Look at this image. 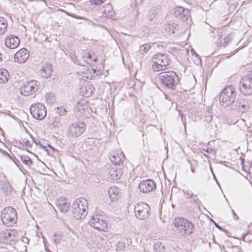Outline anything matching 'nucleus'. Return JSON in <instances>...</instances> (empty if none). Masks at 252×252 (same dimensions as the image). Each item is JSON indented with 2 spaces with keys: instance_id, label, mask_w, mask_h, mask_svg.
I'll return each mask as SVG.
<instances>
[{
  "instance_id": "obj_1",
  "label": "nucleus",
  "mask_w": 252,
  "mask_h": 252,
  "mask_svg": "<svg viewBox=\"0 0 252 252\" xmlns=\"http://www.w3.org/2000/svg\"><path fill=\"white\" fill-rule=\"evenodd\" d=\"M72 215L76 220L84 219L88 213V203L84 198L76 199L72 205Z\"/></svg>"
},
{
  "instance_id": "obj_2",
  "label": "nucleus",
  "mask_w": 252,
  "mask_h": 252,
  "mask_svg": "<svg viewBox=\"0 0 252 252\" xmlns=\"http://www.w3.org/2000/svg\"><path fill=\"white\" fill-rule=\"evenodd\" d=\"M158 78L166 88L174 90L179 82V78L174 71L163 72L159 74Z\"/></svg>"
},
{
  "instance_id": "obj_3",
  "label": "nucleus",
  "mask_w": 252,
  "mask_h": 252,
  "mask_svg": "<svg viewBox=\"0 0 252 252\" xmlns=\"http://www.w3.org/2000/svg\"><path fill=\"white\" fill-rule=\"evenodd\" d=\"M236 97L235 89L233 86H228L224 88L220 95V104L224 107L230 106Z\"/></svg>"
},
{
  "instance_id": "obj_4",
  "label": "nucleus",
  "mask_w": 252,
  "mask_h": 252,
  "mask_svg": "<svg viewBox=\"0 0 252 252\" xmlns=\"http://www.w3.org/2000/svg\"><path fill=\"white\" fill-rule=\"evenodd\" d=\"M174 227L181 235L190 234L193 232V224L183 218H175L173 223Z\"/></svg>"
},
{
  "instance_id": "obj_5",
  "label": "nucleus",
  "mask_w": 252,
  "mask_h": 252,
  "mask_svg": "<svg viewBox=\"0 0 252 252\" xmlns=\"http://www.w3.org/2000/svg\"><path fill=\"white\" fill-rule=\"evenodd\" d=\"M17 219V212L13 208L7 207L2 210L1 220L4 225L8 227L12 226L16 222Z\"/></svg>"
},
{
  "instance_id": "obj_6",
  "label": "nucleus",
  "mask_w": 252,
  "mask_h": 252,
  "mask_svg": "<svg viewBox=\"0 0 252 252\" xmlns=\"http://www.w3.org/2000/svg\"><path fill=\"white\" fill-rule=\"evenodd\" d=\"M89 223L92 227L98 230L106 231L107 229L106 217L97 212L93 214Z\"/></svg>"
},
{
  "instance_id": "obj_7",
  "label": "nucleus",
  "mask_w": 252,
  "mask_h": 252,
  "mask_svg": "<svg viewBox=\"0 0 252 252\" xmlns=\"http://www.w3.org/2000/svg\"><path fill=\"white\" fill-rule=\"evenodd\" d=\"M169 60L165 54L155 55L153 59L152 69L154 71H160L167 69Z\"/></svg>"
},
{
  "instance_id": "obj_8",
  "label": "nucleus",
  "mask_w": 252,
  "mask_h": 252,
  "mask_svg": "<svg viewBox=\"0 0 252 252\" xmlns=\"http://www.w3.org/2000/svg\"><path fill=\"white\" fill-rule=\"evenodd\" d=\"M239 89L245 95L252 94V70L243 77L239 84Z\"/></svg>"
},
{
  "instance_id": "obj_9",
  "label": "nucleus",
  "mask_w": 252,
  "mask_h": 252,
  "mask_svg": "<svg viewBox=\"0 0 252 252\" xmlns=\"http://www.w3.org/2000/svg\"><path fill=\"white\" fill-rule=\"evenodd\" d=\"M151 208L144 202H139L134 207L135 217L139 220L148 219L150 215Z\"/></svg>"
},
{
  "instance_id": "obj_10",
  "label": "nucleus",
  "mask_w": 252,
  "mask_h": 252,
  "mask_svg": "<svg viewBox=\"0 0 252 252\" xmlns=\"http://www.w3.org/2000/svg\"><path fill=\"white\" fill-rule=\"evenodd\" d=\"M86 125L83 122L79 121L70 125L67 130V134L70 138H77L85 130Z\"/></svg>"
},
{
  "instance_id": "obj_11",
  "label": "nucleus",
  "mask_w": 252,
  "mask_h": 252,
  "mask_svg": "<svg viewBox=\"0 0 252 252\" xmlns=\"http://www.w3.org/2000/svg\"><path fill=\"white\" fill-rule=\"evenodd\" d=\"M39 86V82L36 80L29 81L20 88V93L24 96H30L37 91Z\"/></svg>"
},
{
  "instance_id": "obj_12",
  "label": "nucleus",
  "mask_w": 252,
  "mask_h": 252,
  "mask_svg": "<svg viewBox=\"0 0 252 252\" xmlns=\"http://www.w3.org/2000/svg\"><path fill=\"white\" fill-rule=\"evenodd\" d=\"M30 112L33 118L39 120H43L47 114L45 106L40 103L32 104L30 107Z\"/></svg>"
},
{
  "instance_id": "obj_13",
  "label": "nucleus",
  "mask_w": 252,
  "mask_h": 252,
  "mask_svg": "<svg viewBox=\"0 0 252 252\" xmlns=\"http://www.w3.org/2000/svg\"><path fill=\"white\" fill-rule=\"evenodd\" d=\"M18 234V232L16 230L6 229L0 233V242L3 244H8L14 241Z\"/></svg>"
},
{
  "instance_id": "obj_14",
  "label": "nucleus",
  "mask_w": 252,
  "mask_h": 252,
  "mask_svg": "<svg viewBox=\"0 0 252 252\" xmlns=\"http://www.w3.org/2000/svg\"><path fill=\"white\" fill-rule=\"evenodd\" d=\"M231 105V108L232 110L241 113L245 112L250 109V105L248 101L241 98L234 100Z\"/></svg>"
},
{
  "instance_id": "obj_15",
  "label": "nucleus",
  "mask_w": 252,
  "mask_h": 252,
  "mask_svg": "<svg viewBox=\"0 0 252 252\" xmlns=\"http://www.w3.org/2000/svg\"><path fill=\"white\" fill-rule=\"evenodd\" d=\"M138 189L141 192L148 193L156 189V184L151 179L143 180L138 185Z\"/></svg>"
},
{
  "instance_id": "obj_16",
  "label": "nucleus",
  "mask_w": 252,
  "mask_h": 252,
  "mask_svg": "<svg viewBox=\"0 0 252 252\" xmlns=\"http://www.w3.org/2000/svg\"><path fill=\"white\" fill-rule=\"evenodd\" d=\"M174 14L177 18L183 21H187L189 17V10L181 6H178L175 9Z\"/></svg>"
},
{
  "instance_id": "obj_17",
  "label": "nucleus",
  "mask_w": 252,
  "mask_h": 252,
  "mask_svg": "<svg viewBox=\"0 0 252 252\" xmlns=\"http://www.w3.org/2000/svg\"><path fill=\"white\" fill-rule=\"evenodd\" d=\"M29 53L25 48H22L16 52L14 55L15 62L19 63H25L29 58Z\"/></svg>"
},
{
  "instance_id": "obj_18",
  "label": "nucleus",
  "mask_w": 252,
  "mask_h": 252,
  "mask_svg": "<svg viewBox=\"0 0 252 252\" xmlns=\"http://www.w3.org/2000/svg\"><path fill=\"white\" fill-rule=\"evenodd\" d=\"M108 178L113 180H117L121 178L123 172L121 168H118L116 166L113 165L108 169Z\"/></svg>"
},
{
  "instance_id": "obj_19",
  "label": "nucleus",
  "mask_w": 252,
  "mask_h": 252,
  "mask_svg": "<svg viewBox=\"0 0 252 252\" xmlns=\"http://www.w3.org/2000/svg\"><path fill=\"white\" fill-rule=\"evenodd\" d=\"M20 43V40L16 36L13 35L7 37L5 40L6 46L10 49H13L17 48Z\"/></svg>"
},
{
  "instance_id": "obj_20",
  "label": "nucleus",
  "mask_w": 252,
  "mask_h": 252,
  "mask_svg": "<svg viewBox=\"0 0 252 252\" xmlns=\"http://www.w3.org/2000/svg\"><path fill=\"white\" fill-rule=\"evenodd\" d=\"M125 155L122 152L119 153H115L113 155L110 157V160L113 162V165H120L125 160Z\"/></svg>"
},
{
  "instance_id": "obj_21",
  "label": "nucleus",
  "mask_w": 252,
  "mask_h": 252,
  "mask_svg": "<svg viewBox=\"0 0 252 252\" xmlns=\"http://www.w3.org/2000/svg\"><path fill=\"white\" fill-rule=\"evenodd\" d=\"M58 209L63 213H66L70 208V203L64 198H60L57 202Z\"/></svg>"
},
{
  "instance_id": "obj_22",
  "label": "nucleus",
  "mask_w": 252,
  "mask_h": 252,
  "mask_svg": "<svg viewBox=\"0 0 252 252\" xmlns=\"http://www.w3.org/2000/svg\"><path fill=\"white\" fill-rule=\"evenodd\" d=\"M40 74L43 78H48L50 76L52 72V68L51 64H46L42 66L40 70Z\"/></svg>"
},
{
  "instance_id": "obj_23",
  "label": "nucleus",
  "mask_w": 252,
  "mask_h": 252,
  "mask_svg": "<svg viewBox=\"0 0 252 252\" xmlns=\"http://www.w3.org/2000/svg\"><path fill=\"white\" fill-rule=\"evenodd\" d=\"M108 193L112 200H117L120 193V190L116 187H112L109 189Z\"/></svg>"
},
{
  "instance_id": "obj_24",
  "label": "nucleus",
  "mask_w": 252,
  "mask_h": 252,
  "mask_svg": "<svg viewBox=\"0 0 252 252\" xmlns=\"http://www.w3.org/2000/svg\"><path fill=\"white\" fill-rule=\"evenodd\" d=\"M9 73L5 69H0V83H5L9 79Z\"/></svg>"
},
{
  "instance_id": "obj_25",
  "label": "nucleus",
  "mask_w": 252,
  "mask_h": 252,
  "mask_svg": "<svg viewBox=\"0 0 252 252\" xmlns=\"http://www.w3.org/2000/svg\"><path fill=\"white\" fill-rule=\"evenodd\" d=\"M165 29L168 32L174 33L178 30V25L174 23H169L165 25Z\"/></svg>"
},
{
  "instance_id": "obj_26",
  "label": "nucleus",
  "mask_w": 252,
  "mask_h": 252,
  "mask_svg": "<svg viewBox=\"0 0 252 252\" xmlns=\"http://www.w3.org/2000/svg\"><path fill=\"white\" fill-rule=\"evenodd\" d=\"M7 26V21L3 17H0V35L3 34L6 31Z\"/></svg>"
},
{
  "instance_id": "obj_27",
  "label": "nucleus",
  "mask_w": 252,
  "mask_h": 252,
  "mask_svg": "<svg viewBox=\"0 0 252 252\" xmlns=\"http://www.w3.org/2000/svg\"><path fill=\"white\" fill-rule=\"evenodd\" d=\"M154 249L156 252H164L165 245L162 242L158 241L154 244Z\"/></svg>"
},
{
  "instance_id": "obj_28",
  "label": "nucleus",
  "mask_w": 252,
  "mask_h": 252,
  "mask_svg": "<svg viewBox=\"0 0 252 252\" xmlns=\"http://www.w3.org/2000/svg\"><path fill=\"white\" fill-rule=\"evenodd\" d=\"M20 158L22 162L26 165L30 166L32 164V161L29 157L23 155L20 156Z\"/></svg>"
},
{
  "instance_id": "obj_29",
  "label": "nucleus",
  "mask_w": 252,
  "mask_h": 252,
  "mask_svg": "<svg viewBox=\"0 0 252 252\" xmlns=\"http://www.w3.org/2000/svg\"><path fill=\"white\" fill-rule=\"evenodd\" d=\"M151 48L150 44H144L140 46L139 52L144 54L147 52Z\"/></svg>"
},
{
  "instance_id": "obj_30",
  "label": "nucleus",
  "mask_w": 252,
  "mask_h": 252,
  "mask_svg": "<svg viewBox=\"0 0 252 252\" xmlns=\"http://www.w3.org/2000/svg\"><path fill=\"white\" fill-rule=\"evenodd\" d=\"M213 116V115L211 112V109L208 108V110L206 112L205 121L208 123H210L212 120Z\"/></svg>"
},
{
  "instance_id": "obj_31",
  "label": "nucleus",
  "mask_w": 252,
  "mask_h": 252,
  "mask_svg": "<svg viewBox=\"0 0 252 252\" xmlns=\"http://www.w3.org/2000/svg\"><path fill=\"white\" fill-rule=\"evenodd\" d=\"M203 150L206 152V153L203 154L204 156L206 157H209V155L211 154H213V156L216 154L215 150L210 148H207L206 150L203 149Z\"/></svg>"
},
{
  "instance_id": "obj_32",
  "label": "nucleus",
  "mask_w": 252,
  "mask_h": 252,
  "mask_svg": "<svg viewBox=\"0 0 252 252\" xmlns=\"http://www.w3.org/2000/svg\"><path fill=\"white\" fill-rule=\"evenodd\" d=\"M125 248V243L124 242V241H123V240L119 241L117 243V250H118L120 251V250H123Z\"/></svg>"
},
{
  "instance_id": "obj_33",
  "label": "nucleus",
  "mask_w": 252,
  "mask_h": 252,
  "mask_svg": "<svg viewBox=\"0 0 252 252\" xmlns=\"http://www.w3.org/2000/svg\"><path fill=\"white\" fill-rule=\"evenodd\" d=\"M233 37L231 35H227V36H226L224 38V43H223V45L224 46H226L228 44V43L230 41H231V40L232 39Z\"/></svg>"
},
{
  "instance_id": "obj_34",
  "label": "nucleus",
  "mask_w": 252,
  "mask_h": 252,
  "mask_svg": "<svg viewBox=\"0 0 252 252\" xmlns=\"http://www.w3.org/2000/svg\"><path fill=\"white\" fill-rule=\"evenodd\" d=\"M22 142L26 146L29 147H31L32 144V142L31 141H29L28 139H26V138L22 140Z\"/></svg>"
},
{
  "instance_id": "obj_35",
  "label": "nucleus",
  "mask_w": 252,
  "mask_h": 252,
  "mask_svg": "<svg viewBox=\"0 0 252 252\" xmlns=\"http://www.w3.org/2000/svg\"><path fill=\"white\" fill-rule=\"evenodd\" d=\"M105 0H90V2L95 5H100L104 2Z\"/></svg>"
},
{
  "instance_id": "obj_36",
  "label": "nucleus",
  "mask_w": 252,
  "mask_h": 252,
  "mask_svg": "<svg viewBox=\"0 0 252 252\" xmlns=\"http://www.w3.org/2000/svg\"><path fill=\"white\" fill-rule=\"evenodd\" d=\"M57 235L56 234H54L52 238V242L55 244V245L56 246L60 242V239L59 238H57Z\"/></svg>"
},
{
  "instance_id": "obj_37",
  "label": "nucleus",
  "mask_w": 252,
  "mask_h": 252,
  "mask_svg": "<svg viewBox=\"0 0 252 252\" xmlns=\"http://www.w3.org/2000/svg\"><path fill=\"white\" fill-rule=\"evenodd\" d=\"M85 58H87L88 59H90L92 61H93L94 62L96 61V58H93L92 56L90 53H87L86 55L84 56Z\"/></svg>"
},
{
  "instance_id": "obj_38",
  "label": "nucleus",
  "mask_w": 252,
  "mask_h": 252,
  "mask_svg": "<svg viewBox=\"0 0 252 252\" xmlns=\"http://www.w3.org/2000/svg\"><path fill=\"white\" fill-rule=\"evenodd\" d=\"M21 241H22L23 243L25 244H28L29 242V238L25 236H23L22 237Z\"/></svg>"
},
{
  "instance_id": "obj_39",
  "label": "nucleus",
  "mask_w": 252,
  "mask_h": 252,
  "mask_svg": "<svg viewBox=\"0 0 252 252\" xmlns=\"http://www.w3.org/2000/svg\"><path fill=\"white\" fill-rule=\"evenodd\" d=\"M59 110H60V108L59 107H58L57 110V113L60 114V116L64 115L65 113L66 112V111H65V109H63V111H59Z\"/></svg>"
},
{
  "instance_id": "obj_40",
  "label": "nucleus",
  "mask_w": 252,
  "mask_h": 252,
  "mask_svg": "<svg viewBox=\"0 0 252 252\" xmlns=\"http://www.w3.org/2000/svg\"><path fill=\"white\" fill-rule=\"evenodd\" d=\"M194 197H195V196L194 195V194L193 193H187V197H186L187 198L193 199Z\"/></svg>"
},
{
  "instance_id": "obj_41",
  "label": "nucleus",
  "mask_w": 252,
  "mask_h": 252,
  "mask_svg": "<svg viewBox=\"0 0 252 252\" xmlns=\"http://www.w3.org/2000/svg\"><path fill=\"white\" fill-rule=\"evenodd\" d=\"M72 61L75 63H78V59L75 55L71 57Z\"/></svg>"
},
{
  "instance_id": "obj_42",
  "label": "nucleus",
  "mask_w": 252,
  "mask_h": 252,
  "mask_svg": "<svg viewBox=\"0 0 252 252\" xmlns=\"http://www.w3.org/2000/svg\"><path fill=\"white\" fill-rule=\"evenodd\" d=\"M88 71L89 72L90 74L93 73L94 74L95 72V70L94 69L92 68L91 69L88 70Z\"/></svg>"
},
{
  "instance_id": "obj_43",
  "label": "nucleus",
  "mask_w": 252,
  "mask_h": 252,
  "mask_svg": "<svg viewBox=\"0 0 252 252\" xmlns=\"http://www.w3.org/2000/svg\"><path fill=\"white\" fill-rule=\"evenodd\" d=\"M1 151L2 152V153H3V154H4V155H5V156H8V157H10V156H9V154H8L6 152H5V151H3V150H1Z\"/></svg>"
},
{
  "instance_id": "obj_44",
  "label": "nucleus",
  "mask_w": 252,
  "mask_h": 252,
  "mask_svg": "<svg viewBox=\"0 0 252 252\" xmlns=\"http://www.w3.org/2000/svg\"><path fill=\"white\" fill-rule=\"evenodd\" d=\"M193 201H194V202L196 204H198V202H200V201L199 200V199L198 198L194 199Z\"/></svg>"
},
{
  "instance_id": "obj_45",
  "label": "nucleus",
  "mask_w": 252,
  "mask_h": 252,
  "mask_svg": "<svg viewBox=\"0 0 252 252\" xmlns=\"http://www.w3.org/2000/svg\"><path fill=\"white\" fill-rule=\"evenodd\" d=\"M3 61L2 58V54L0 53V63L2 62Z\"/></svg>"
},
{
  "instance_id": "obj_46",
  "label": "nucleus",
  "mask_w": 252,
  "mask_h": 252,
  "mask_svg": "<svg viewBox=\"0 0 252 252\" xmlns=\"http://www.w3.org/2000/svg\"><path fill=\"white\" fill-rule=\"evenodd\" d=\"M215 226H216L217 228H219V229H221V228H220V226L219 225H218V224L215 223Z\"/></svg>"
},
{
  "instance_id": "obj_47",
  "label": "nucleus",
  "mask_w": 252,
  "mask_h": 252,
  "mask_svg": "<svg viewBox=\"0 0 252 252\" xmlns=\"http://www.w3.org/2000/svg\"><path fill=\"white\" fill-rule=\"evenodd\" d=\"M191 171L192 173L195 172L194 169L192 167H191Z\"/></svg>"
},
{
  "instance_id": "obj_48",
  "label": "nucleus",
  "mask_w": 252,
  "mask_h": 252,
  "mask_svg": "<svg viewBox=\"0 0 252 252\" xmlns=\"http://www.w3.org/2000/svg\"><path fill=\"white\" fill-rule=\"evenodd\" d=\"M232 212L233 213L234 216H236V214H235V213L234 212V211L233 210H232Z\"/></svg>"
},
{
  "instance_id": "obj_49",
  "label": "nucleus",
  "mask_w": 252,
  "mask_h": 252,
  "mask_svg": "<svg viewBox=\"0 0 252 252\" xmlns=\"http://www.w3.org/2000/svg\"><path fill=\"white\" fill-rule=\"evenodd\" d=\"M111 13V14H110V16H112L114 13V12H110Z\"/></svg>"
},
{
  "instance_id": "obj_50",
  "label": "nucleus",
  "mask_w": 252,
  "mask_h": 252,
  "mask_svg": "<svg viewBox=\"0 0 252 252\" xmlns=\"http://www.w3.org/2000/svg\"><path fill=\"white\" fill-rule=\"evenodd\" d=\"M195 56H197V57H198V54H196V53L195 54Z\"/></svg>"
},
{
  "instance_id": "obj_51",
  "label": "nucleus",
  "mask_w": 252,
  "mask_h": 252,
  "mask_svg": "<svg viewBox=\"0 0 252 252\" xmlns=\"http://www.w3.org/2000/svg\"><path fill=\"white\" fill-rule=\"evenodd\" d=\"M28 1H33V0H28Z\"/></svg>"
},
{
  "instance_id": "obj_52",
  "label": "nucleus",
  "mask_w": 252,
  "mask_h": 252,
  "mask_svg": "<svg viewBox=\"0 0 252 252\" xmlns=\"http://www.w3.org/2000/svg\"><path fill=\"white\" fill-rule=\"evenodd\" d=\"M48 252H52L50 250H48Z\"/></svg>"
}]
</instances>
